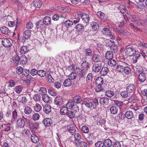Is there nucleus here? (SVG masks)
Returning a JSON list of instances; mask_svg holds the SVG:
<instances>
[{
    "instance_id": "obj_61",
    "label": "nucleus",
    "mask_w": 147,
    "mask_h": 147,
    "mask_svg": "<svg viewBox=\"0 0 147 147\" xmlns=\"http://www.w3.org/2000/svg\"><path fill=\"white\" fill-rule=\"evenodd\" d=\"M41 98V96L39 94H36L34 95L33 99L35 101H38Z\"/></svg>"
},
{
    "instance_id": "obj_53",
    "label": "nucleus",
    "mask_w": 147,
    "mask_h": 147,
    "mask_svg": "<svg viewBox=\"0 0 147 147\" xmlns=\"http://www.w3.org/2000/svg\"><path fill=\"white\" fill-rule=\"evenodd\" d=\"M46 78L48 82L50 83H53L54 81V79L50 74H47Z\"/></svg>"
},
{
    "instance_id": "obj_49",
    "label": "nucleus",
    "mask_w": 147,
    "mask_h": 147,
    "mask_svg": "<svg viewBox=\"0 0 147 147\" xmlns=\"http://www.w3.org/2000/svg\"><path fill=\"white\" fill-rule=\"evenodd\" d=\"M46 74L45 71L43 70H40L38 71V75L39 76L42 77L45 76Z\"/></svg>"
},
{
    "instance_id": "obj_57",
    "label": "nucleus",
    "mask_w": 147,
    "mask_h": 147,
    "mask_svg": "<svg viewBox=\"0 0 147 147\" xmlns=\"http://www.w3.org/2000/svg\"><path fill=\"white\" fill-rule=\"evenodd\" d=\"M105 95L108 97H111L113 96L114 93L113 91L110 90H108L106 92Z\"/></svg>"
},
{
    "instance_id": "obj_40",
    "label": "nucleus",
    "mask_w": 147,
    "mask_h": 147,
    "mask_svg": "<svg viewBox=\"0 0 147 147\" xmlns=\"http://www.w3.org/2000/svg\"><path fill=\"white\" fill-rule=\"evenodd\" d=\"M110 110L111 113L113 114H116L117 113L118 109L115 106L111 107Z\"/></svg>"
},
{
    "instance_id": "obj_38",
    "label": "nucleus",
    "mask_w": 147,
    "mask_h": 147,
    "mask_svg": "<svg viewBox=\"0 0 147 147\" xmlns=\"http://www.w3.org/2000/svg\"><path fill=\"white\" fill-rule=\"evenodd\" d=\"M95 82L97 85H102L104 82L103 79L101 77H99L97 78Z\"/></svg>"
},
{
    "instance_id": "obj_15",
    "label": "nucleus",
    "mask_w": 147,
    "mask_h": 147,
    "mask_svg": "<svg viewBox=\"0 0 147 147\" xmlns=\"http://www.w3.org/2000/svg\"><path fill=\"white\" fill-rule=\"evenodd\" d=\"M138 75V79L140 82L142 83L146 80V77L145 73L143 72L139 73Z\"/></svg>"
},
{
    "instance_id": "obj_29",
    "label": "nucleus",
    "mask_w": 147,
    "mask_h": 147,
    "mask_svg": "<svg viewBox=\"0 0 147 147\" xmlns=\"http://www.w3.org/2000/svg\"><path fill=\"white\" fill-rule=\"evenodd\" d=\"M68 108L65 106H63L60 109V113L61 115H66L68 113Z\"/></svg>"
},
{
    "instance_id": "obj_22",
    "label": "nucleus",
    "mask_w": 147,
    "mask_h": 147,
    "mask_svg": "<svg viewBox=\"0 0 147 147\" xmlns=\"http://www.w3.org/2000/svg\"><path fill=\"white\" fill-rule=\"evenodd\" d=\"M82 100V97L79 95H77L74 96L73 99V102L76 104L80 103Z\"/></svg>"
},
{
    "instance_id": "obj_12",
    "label": "nucleus",
    "mask_w": 147,
    "mask_h": 147,
    "mask_svg": "<svg viewBox=\"0 0 147 147\" xmlns=\"http://www.w3.org/2000/svg\"><path fill=\"white\" fill-rule=\"evenodd\" d=\"M4 129L5 131L7 132L8 133H10L13 131V129L11 127V124L8 123L7 124H5L3 126Z\"/></svg>"
},
{
    "instance_id": "obj_56",
    "label": "nucleus",
    "mask_w": 147,
    "mask_h": 147,
    "mask_svg": "<svg viewBox=\"0 0 147 147\" xmlns=\"http://www.w3.org/2000/svg\"><path fill=\"white\" fill-rule=\"evenodd\" d=\"M47 90L46 88L44 87H41L40 88L39 90V92L40 94H42V95L44 94H45L47 93Z\"/></svg>"
},
{
    "instance_id": "obj_5",
    "label": "nucleus",
    "mask_w": 147,
    "mask_h": 147,
    "mask_svg": "<svg viewBox=\"0 0 147 147\" xmlns=\"http://www.w3.org/2000/svg\"><path fill=\"white\" fill-rule=\"evenodd\" d=\"M125 52L127 53V55L130 57L134 55L136 52V51L133 47H127Z\"/></svg>"
},
{
    "instance_id": "obj_19",
    "label": "nucleus",
    "mask_w": 147,
    "mask_h": 147,
    "mask_svg": "<svg viewBox=\"0 0 147 147\" xmlns=\"http://www.w3.org/2000/svg\"><path fill=\"white\" fill-rule=\"evenodd\" d=\"M109 99L107 97H102L100 98L99 102L100 104L103 105H107L109 103Z\"/></svg>"
},
{
    "instance_id": "obj_35",
    "label": "nucleus",
    "mask_w": 147,
    "mask_h": 147,
    "mask_svg": "<svg viewBox=\"0 0 147 147\" xmlns=\"http://www.w3.org/2000/svg\"><path fill=\"white\" fill-rule=\"evenodd\" d=\"M105 57L109 60L112 59L113 57V54L111 51H108L105 54Z\"/></svg>"
},
{
    "instance_id": "obj_54",
    "label": "nucleus",
    "mask_w": 147,
    "mask_h": 147,
    "mask_svg": "<svg viewBox=\"0 0 147 147\" xmlns=\"http://www.w3.org/2000/svg\"><path fill=\"white\" fill-rule=\"evenodd\" d=\"M42 109V107L41 105L39 104H36L34 107V109L35 111L37 112L39 111Z\"/></svg>"
},
{
    "instance_id": "obj_47",
    "label": "nucleus",
    "mask_w": 147,
    "mask_h": 147,
    "mask_svg": "<svg viewBox=\"0 0 147 147\" xmlns=\"http://www.w3.org/2000/svg\"><path fill=\"white\" fill-rule=\"evenodd\" d=\"M20 52L21 53L25 54L28 51V49L27 46H23L21 48Z\"/></svg>"
},
{
    "instance_id": "obj_51",
    "label": "nucleus",
    "mask_w": 147,
    "mask_h": 147,
    "mask_svg": "<svg viewBox=\"0 0 147 147\" xmlns=\"http://www.w3.org/2000/svg\"><path fill=\"white\" fill-rule=\"evenodd\" d=\"M123 71L126 74H129L131 73V69L129 67L125 65L124 68H123Z\"/></svg>"
},
{
    "instance_id": "obj_41",
    "label": "nucleus",
    "mask_w": 147,
    "mask_h": 147,
    "mask_svg": "<svg viewBox=\"0 0 147 147\" xmlns=\"http://www.w3.org/2000/svg\"><path fill=\"white\" fill-rule=\"evenodd\" d=\"M135 71L136 74L138 75L139 73H142L143 71H142V67L140 66H138L135 67V69H134Z\"/></svg>"
},
{
    "instance_id": "obj_46",
    "label": "nucleus",
    "mask_w": 147,
    "mask_h": 147,
    "mask_svg": "<svg viewBox=\"0 0 147 147\" xmlns=\"http://www.w3.org/2000/svg\"><path fill=\"white\" fill-rule=\"evenodd\" d=\"M114 104L116 105L119 107H120L122 106L123 105V102L120 100H114Z\"/></svg>"
},
{
    "instance_id": "obj_25",
    "label": "nucleus",
    "mask_w": 147,
    "mask_h": 147,
    "mask_svg": "<svg viewBox=\"0 0 147 147\" xmlns=\"http://www.w3.org/2000/svg\"><path fill=\"white\" fill-rule=\"evenodd\" d=\"M51 18L49 16H47L44 18L43 22L44 24L47 26L51 24Z\"/></svg>"
},
{
    "instance_id": "obj_59",
    "label": "nucleus",
    "mask_w": 147,
    "mask_h": 147,
    "mask_svg": "<svg viewBox=\"0 0 147 147\" xmlns=\"http://www.w3.org/2000/svg\"><path fill=\"white\" fill-rule=\"evenodd\" d=\"M110 50L112 53H116L117 51V45L115 44V45H113L110 48Z\"/></svg>"
},
{
    "instance_id": "obj_50",
    "label": "nucleus",
    "mask_w": 147,
    "mask_h": 147,
    "mask_svg": "<svg viewBox=\"0 0 147 147\" xmlns=\"http://www.w3.org/2000/svg\"><path fill=\"white\" fill-rule=\"evenodd\" d=\"M77 74H76L74 72L71 73L69 76V79L71 80H74L76 78Z\"/></svg>"
},
{
    "instance_id": "obj_63",
    "label": "nucleus",
    "mask_w": 147,
    "mask_h": 147,
    "mask_svg": "<svg viewBox=\"0 0 147 147\" xmlns=\"http://www.w3.org/2000/svg\"><path fill=\"white\" fill-rule=\"evenodd\" d=\"M16 72L18 74H21L23 72L22 67L21 66L18 67L16 68Z\"/></svg>"
},
{
    "instance_id": "obj_3",
    "label": "nucleus",
    "mask_w": 147,
    "mask_h": 147,
    "mask_svg": "<svg viewBox=\"0 0 147 147\" xmlns=\"http://www.w3.org/2000/svg\"><path fill=\"white\" fill-rule=\"evenodd\" d=\"M39 123L38 122L30 121L29 123V128L32 133H34V130L39 128Z\"/></svg>"
},
{
    "instance_id": "obj_10",
    "label": "nucleus",
    "mask_w": 147,
    "mask_h": 147,
    "mask_svg": "<svg viewBox=\"0 0 147 147\" xmlns=\"http://www.w3.org/2000/svg\"><path fill=\"white\" fill-rule=\"evenodd\" d=\"M81 69L87 73L88 69L90 67V64L86 61H83L81 65Z\"/></svg>"
},
{
    "instance_id": "obj_27",
    "label": "nucleus",
    "mask_w": 147,
    "mask_h": 147,
    "mask_svg": "<svg viewBox=\"0 0 147 147\" xmlns=\"http://www.w3.org/2000/svg\"><path fill=\"white\" fill-rule=\"evenodd\" d=\"M125 116L127 119H131L133 117V113L131 111H128L125 113Z\"/></svg>"
},
{
    "instance_id": "obj_26",
    "label": "nucleus",
    "mask_w": 147,
    "mask_h": 147,
    "mask_svg": "<svg viewBox=\"0 0 147 147\" xmlns=\"http://www.w3.org/2000/svg\"><path fill=\"white\" fill-rule=\"evenodd\" d=\"M126 65V64L125 63L118 65L117 67V70L119 71H123V68H124Z\"/></svg>"
},
{
    "instance_id": "obj_33",
    "label": "nucleus",
    "mask_w": 147,
    "mask_h": 147,
    "mask_svg": "<svg viewBox=\"0 0 147 147\" xmlns=\"http://www.w3.org/2000/svg\"><path fill=\"white\" fill-rule=\"evenodd\" d=\"M33 6L36 8H40L42 4L40 0H34L33 2Z\"/></svg>"
},
{
    "instance_id": "obj_7",
    "label": "nucleus",
    "mask_w": 147,
    "mask_h": 147,
    "mask_svg": "<svg viewBox=\"0 0 147 147\" xmlns=\"http://www.w3.org/2000/svg\"><path fill=\"white\" fill-rule=\"evenodd\" d=\"M102 65L101 63H95L92 66V70L95 72H98L101 69Z\"/></svg>"
},
{
    "instance_id": "obj_39",
    "label": "nucleus",
    "mask_w": 147,
    "mask_h": 147,
    "mask_svg": "<svg viewBox=\"0 0 147 147\" xmlns=\"http://www.w3.org/2000/svg\"><path fill=\"white\" fill-rule=\"evenodd\" d=\"M65 17L62 15H59L58 14H55L52 17V19L54 21L58 20L60 18H65Z\"/></svg>"
},
{
    "instance_id": "obj_64",
    "label": "nucleus",
    "mask_w": 147,
    "mask_h": 147,
    "mask_svg": "<svg viewBox=\"0 0 147 147\" xmlns=\"http://www.w3.org/2000/svg\"><path fill=\"white\" fill-rule=\"evenodd\" d=\"M104 146V143L102 141H98L95 144V147H103Z\"/></svg>"
},
{
    "instance_id": "obj_6",
    "label": "nucleus",
    "mask_w": 147,
    "mask_h": 147,
    "mask_svg": "<svg viewBox=\"0 0 147 147\" xmlns=\"http://www.w3.org/2000/svg\"><path fill=\"white\" fill-rule=\"evenodd\" d=\"M146 56V55L145 54H142L141 55L139 53L136 54L133 56L132 59L133 62L135 63L137 62L138 60L140 59L143 58L144 60H145Z\"/></svg>"
},
{
    "instance_id": "obj_14",
    "label": "nucleus",
    "mask_w": 147,
    "mask_h": 147,
    "mask_svg": "<svg viewBox=\"0 0 147 147\" xmlns=\"http://www.w3.org/2000/svg\"><path fill=\"white\" fill-rule=\"evenodd\" d=\"M16 124L18 127L22 128L24 127L25 126V123L24 120L23 119L20 118L17 120Z\"/></svg>"
},
{
    "instance_id": "obj_21",
    "label": "nucleus",
    "mask_w": 147,
    "mask_h": 147,
    "mask_svg": "<svg viewBox=\"0 0 147 147\" xmlns=\"http://www.w3.org/2000/svg\"><path fill=\"white\" fill-rule=\"evenodd\" d=\"M42 99L43 101L45 103H49L51 102V98L47 94H44L42 96Z\"/></svg>"
},
{
    "instance_id": "obj_58",
    "label": "nucleus",
    "mask_w": 147,
    "mask_h": 147,
    "mask_svg": "<svg viewBox=\"0 0 147 147\" xmlns=\"http://www.w3.org/2000/svg\"><path fill=\"white\" fill-rule=\"evenodd\" d=\"M115 42L113 40H107L106 42V45L107 46L110 47V48L112 46H113V45H115Z\"/></svg>"
},
{
    "instance_id": "obj_52",
    "label": "nucleus",
    "mask_w": 147,
    "mask_h": 147,
    "mask_svg": "<svg viewBox=\"0 0 147 147\" xmlns=\"http://www.w3.org/2000/svg\"><path fill=\"white\" fill-rule=\"evenodd\" d=\"M44 23L41 20H39L36 22V25L37 29L42 28H43Z\"/></svg>"
},
{
    "instance_id": "obj_42",
    "label": "nucleus",
    "mask_w": 147,
    "mask_h": 147,
    "mask_svg": "<svg viewBox=\"0 0 147 147\" xmlns=\"http://www.w3.org/2000/svg\"><path fill=\"white\" fill-rule=\"evenodd\" d=\"M64 25L66 28L70 27L73 25V21L69 20L66 21L65 22Z\"/></svg>"
},
{
    "instance_id": "obj_16",
    "label": "nucleus",
    "mask_w": 147,
    "mask_h": 147,
    "mask_svg": "<svg viewBox=\"0 0 147 147\" xmlns=\"http://www.w3.org/2000/svg\"><path fill=\"white\" fill-rule=\"evenodd\" d=\"M73 143L75 146L76 147H87V144L86 142H74Z\"/></svg>"
},
{
    "instance_id": "obj_37",
    "label": "nucleus",
    "mask_w": 147,
    "mask_h": 147,
    "mask_svg": "<svg viewBox=\"0 0 147 147\" xmlns=\"http://www.w3.org/2000/svg\"><path fill=\"white\" fill-rule=\"evenodd\" d=\"M108 65L111 67H114L116 64V61L115 60L111 59L108 61Z\"/></svg>"
},
{
    "instance_id": "obj_8",
    "label": "nucleus",
    "mask_w": 147,
    "mask_h": 147,
    "mask_svg": "<svg viewBox=\"0 0 147 147\" xmlns=\"http://www.w3.org/2000/svg\"><path fill=\"white\" fill-rule=\"evenodd\" d=\"M92 60L95 62L102 61V58L100 55L94 54L93 55L92 58Z\"/></svg>"
},
{
    "instance_id": "obj_30",
    "label": "nucleus",
    "mask_w": 147,
    "mask_h": 147,
    "mask_svg": "<svg viewBox=\"0 0 147 147\" xmlns=\"http://www.w3.org/2000/svg\"><path fill=\"white\" fill-rule=\"evenodd\" d=\"M108 68L106 67H102L101 69L100 74L102 76H105L109 72Z\"/></svg>"
},
{
    "instance_id": "obj_4",
    "label": "nucleus",
    "mask_w": 147,
    "mask_h": 147,
    "mask_svg": "<svg viewBox=\"0 0 147 147\" xmlns=\"http://www.w3.org/2000/svg\"><path fill=\"white\" fill-rule=\"evenodd\" d=\"M77 15L78 17L82 18V21L84 23L86 24L88 23L90 18L88 14L86 13L83 14V13H78Z\"/></svg>"
},
{
    "instance_id": "obj_55",
    "label": "nucleus",
    "mask_w": 147,
    "mask_h": 147,
    "mask_svg": "<svg viewBox=\"0 0 147 147\" xmlns=\"http://www.w3.org/2000/svg\"><path fill=\"white\" fill-rule=\"evenodd\" d=\"M31 108L29 107H26L24 109V113L26 114H30L32 111Z\"/></svg>"
},
{
    "instance_id": "obj_62",
    "label": "nucleus",
    "mask_w": 147,
    "mask_h": 147,
    "mask_svg": "<svg viewBox=\"0 0 147 147\" xmlns=\"http://www.w3.org/2000/svg\"><path fill=\"white\" fill-rule=\"evenodd\" d=\"M22 87L21 86H17L15 88V92L17 93H20L22 90Z\"/></svg>"
},
{
    "instance_id": "obj_36",
    "label": "nucleus",
    "mask_w": 147,
    "mask_h": 147,
    "mask_svg": "<svg viewBox=\"0 0 147 147\" xmlns=\"http://www.w3.org/2000/svg\"><path fill=\"white\" fill-rule=\"evenodd\" d=\"M31 139L32 141L34 143H36L39 141V139L38 137L34 134L31 135Z\"/></svg>"
},
{
    "instance_id": "obj_31",
    "label": "nucleus",
    "mask_w": 147,
    "mask_h": 147,
    "mask_svg": "<svg viewBox=\"0 0 147 147\" xmlns=\"http://www.w3.org/2000/svg\"><path fill=\"white\" fill-rule=\"evenodd\" d=\"M103 143L104 146L106 147H110L112 145V141L109 139L105 140Z\"/></svg>"
},
{
    "instance_id": "obj_44",
    "label": "nucleus",
    "mask_w": 147,
    "mask_h": 147,
    "mask_svg": "<svg viewBox=\"0 0 147 147\" xmlns=\"http://www.w3.org/2000/svg\"><path fill=\"white\" fill-rule=\"evenodd\" d=\"M66 115L70 119L74 118L75 116V113L72 111L71 109L70 111H68V113Z\"/></svg>"
},
{
    "instance_id": "obj_23",
    "label": "nucleus",
    "mask_w": 147,
    "mask_h": 147,
    "mask_svg": "<svg viewBox=\"0 0 147 147\" xmlns=\"http://www.w3.org/2000/svg\"><path fill=\"white\" fill-rule=\"evenodd\" d=\"M77 70V72L78 76L80 77H83L87 73L84 70H82L81 69H80L79 67Z\"/></svg>"
},
{
    "instance_id": "obj_18",
    "label": "nucleus",
    "mask_w": 147,
    "mask_h": 147,
    "mask_svg": "<svg viewBox=\"0 0 147 147\" xmlns=\"http://www.w3.org/2000/svg\"><path fill=\"white\" fill-rule=\"evenodd\" d=\"M43 122L45 126L49 127L52 124L53 121L51 119L47 118L43 120Z\"/></svg>"
},
{
    "instance_id": "obj_11",
    "label": "nucleus",
    "mask_w": 147,
    "mask_h": 147,
    "mask_svg": "<svg viewBox=\"0 0 147 147\" xmlns=\"http://www.w3.org/2000/svg\"><path fill=\"white\" fill-rule=\"evenodd\" d=\"M2 45L5 47H10L12 45V44L9 40L4 38L1 41Z\"/></svg>"
},
{
    "instance_id": "obj_24",
    "label": "nucleus",
    "mask_w": 147,
    "mask_h": 147,
    "mask_svg": "<svg viewBox=\"0 0 147 147\" xmlns=\"http://www.w3.org/2000/svg\"><path fill=\"white\" fill-rule=\"evenodd\" d=\"M43 110L46 114H48L51 111V106L49 105L46 104L44 106Z\"/></svg>"
},
{
    "instance_id": "obj_1",
    "label": "nucleus",
    "mask_w": 147,
    "mask_h": 147,
    "mask_svg": "<svg viewBox=\"0 0 147 147\" xmlns=\"http://www.w3.org/2000/svg\"><path fill=\"white\" fill-rule=\"evenodd\" d=\"M98 102L97 99L87 100L85 101V104L86 106L90 108L95 109L98 105Z\"/></svg>"
},
{
    "instance_id": "obj_60",
    "label": "nucleus",
    "mask_w": 147,
    "mask_h": 147,
    "mask_svg": "<svg viewBox=\"0 0 147 147\" xmlns=\"http://www.w3.org/2000/svg\"><path fill=\"white\" fill-rule=\"evenodd\" d=\"M128 92L127 91H124L121 92L120 94L123 98H127L129 96L128 93Z\"/></svg>"
},
{
    "instance_id": "obj_28",
    "label": "nucleus",
    "mask_w": 147,
    "mask_h": 147,
    "mask_svg": "<svg viewBox=\"0 0 147 147\" xmlns=\"http://www.w3.org/2000/svg\"><path fill=\"white\" fill-rule=\"evenodd\" d=\"M19 58L20 62L22 64H25L27 63V58L24 55H22Z\"/></svg>"
},
{
    "instance_id": "obj_2",
    "label": "nucleus",
    "mask_w": 147,
    "mask_h": 147,
    "mask_svg": "<svg viewBox=\"0 0 147 147\" xmlns=\"http://www.w3.org/2000/svg\"><path fill=\"white\" fill-rule=\"evenodd\" d=\"M102 32L103 34L109 37L110 39H114L115 38L114 34L111 33L108 28H104L102 30Z\"/></svg>"
},
{
    "instance_id": "obj_48",
    "label": "nucleus",
    "mask_w": 147,
    "mask_h": 147,
    "mask_svg": "<svg viewBox=\"0 0 147 147\" xmlns=\"http://www.w3.org/2000/svg\"><path fill=\"white\" fill-rule=\"evenodd\" d=\"M78 68L79 67H78L77 65L76 64H72L69 65L68 67V69L69 70H71L72 71H76V70H78Z\"/></svg>"
},
{
    "instance_id": "obj_43",
    "label": "nucleus",
    "mask_w": 147,
    "mask_h": 147,
    "mask_svg": "<svg viewBox=\"0 0 147 147\" xmlns=\"http://www.w3.org/2000/svg\"><path fill=\"white\" fill-rule=\"evenodd\" d=\"M119 10L122 14H124L126 12V8L123 5H121L119 6L118 7Z\"/></svg>"
},
{
    "instance_id": "obj_13",
    "label": "nucleus",
    "mask_w": 147,
    "mask_h": 147,
    "mask_svg": "<svg viewBox=\"0 0 147 147\" xmlns=\"http://www.w3.org/2000/svg\"><path fill=\"white\" fill-rule=\"evenodd\" d=\"M100 24V23L98 22L97 23L95 22H93L92 24V27L93 30H94V34L96 33L99 29V26Z\"/></svg>"
},
{
    "instance_id": "obj_34",
    "label": "nucleus",
    "mask_w": 147,
    "mask_h": 147,
    "mask_svg": "<svg viewBox=\"0 0 147 147\" xmlns=\"http://www.w3.org/2000/svg\"><path fill=\"white\" fill-rule=\"evenodd\" d=\"M1 32L3 34H7L9 32L8 29L5 26H3L0 28Z\"/></svg>"
},
{
    "instance_id": "obj_20",
    "label": "nucleus",
    "mask_w": 147,
    "mask_h": 147,
    "mask_svg": "<svg viewBox=\"0 0 147 147\" xmlns=\"http://www.w3.org/2000/svg\"><path fill=\"white\" fill-rule=\"evenodd\" d=\"M135 86L132 84H130L127 87V91L128 92L131 93L134 92L135 90Z\"/></svg>"
},
{
    "instance_id": "obj_45",
    "label": "nucleus",
    "mask_w": 147,
    "mask_h": 147,
    "mask_svg": "<svg viewBox=\"0 0 147 147\" xmlns=\"http://www.w3.org/2000/svg\"><path fill=\"white\" fill-rule=\"evenodd\" d=\"M71 84V81L69 78L66 79L63 82V85L65 87L70 86Z\"/></svg>"
},
{
    "instance_id": "obj_32",
    "label": "nucleus",
    "mask_w": 147,
    "mask_h": 147,
    "mask_svg": "<svg viewBox=\"0 0 147 147\" xmlns=\"http://www.w3.org/2000/svg\"><path fill=\"white\" fill-rule=\"evenodd\" d=\"M23 36L24 38L26 39L29 38L31 36L30 30H25L23 33Z\"/></svg>"
},
{
    "instance_id": "obj_9",
    "label": "nucleus",
    "mask_w": 147,
    "mask_h": 147,
    "mask_svg": "<svg viewBox=\"0 0 147 147\" xmlns=\"http://www.w3.org/2000/svg\"><path fill=\"white\" fill-rule=\"evenodd\" d=\"M75 29L76 32L79 34H81L84 31V26L83 24H78L76 26Z\"/></svg>"
},
{
    "instance_id": "obj_17",
    "label": "nucleus",
    "mask_w": 147,
    "mask_h": 147,
    "mask_svg": "<svg viewBox=\"0 0 147 147\" xmlns=\"http://www.w3.org/2000/svg\"><path fill=\"white\" fill-rule=\"evenodd\" d=\"M63 99L60 96H57L55 99L54 102L55 104L57 105H60L63 103Z\"/></svg>"
}]
</instances>
